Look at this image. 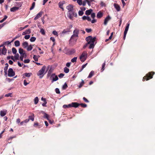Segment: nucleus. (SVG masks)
Segmentation results:
<instances>
[{
    "instance_id": "nucleus-15",
    "label": "nucleus",
    "mask_w": 155,
    "mask_h": 155,
    "mask_svg": "<svg viewBox=\"0 0 155 155\" xmlns=\"http://www.w3.org/2000/svg\"><path fill=\"white\" fill-rule=\"evenodd\" d=\"M22 45L24 48H27L28 44V43L27 42L24 41L22 43Z\"/></svg>"
},
{
    "instance_id": "nucleus-21",
    "label": "nucleus",
    "mask_w": 155,
    "mask_h": 155,
    "mask_svg": "<svg viewBox=\"0 0 155 155\" xmlns=\"http://www.w3.org/2000/svg\"><path fill=\"white\" fill-rule=\"evenodd\" d=\"M103 16V14L101 12H99L97 15V17L98 18H101Z\"/></svg>"
},
{
    "instance_id": "nucleus-16",
    "label": "nucleus",
    "mask_w": 155,
    "mask_h": 155,
    "mask_svg": "<svg viewBox=\"0 0 155 155\" xmlns=\"http://www.w3.org/2000/svg\"><path fill=\"white\" fill-rule=\"evenodd\" d=\"M19 9V7H14L10 9V11L12 12H15Z\"/></svg>"
},
{
    "instance_id": "nucleus-36",
    "label": "nucleus",
    "mask_w": 155,
    "mask_h": 155,
    "mask_svg": "<svg viewBox=\"0 0 155 155\" xmlns=\"http://www.w3.org/2000/svg\"><path fill=\"white\" fill-rule=\"evenodd\" d=\"M69 70L68 68L66 67H65L64 68V71L66 73H67L69 72Z\"/></svg>"
},
{
    "instance_id": "nucleus-33",
    "label": "nucleus",
    "mask_w": 155,
    "mask_h": 155,
    "mask_svg": "<svg viewBox=\"0 0 155 155\" xmlns=\"http://www.w3.org/2000/svg\"><path fill=\"white\" fill-rule=\"evenodd\" d=\"M39 56H36L35 55H34L33 56V58L35 61H38V58H39Z\"/></svg>"
},
{
    "instance_id": "nucleus-30",
    "label": "nucleus",
    "mask_w": 155,
    "mask_h": 155,
    "mask_svg": "<svg viewBox=\"0 0 155 155\" xmlns=\"http://www.w3.org/2000/svg\"><path fill=\"white\" fill-rule=\"evenodd\" d=\"M24 74L25 77H29L32 74L31 73H25Z\"/></svg>"
},
{
    "instance_id": "nucleus-47",
    "label": "nucleus",
    "mask_w": 155,
    "mask_h": 155,
    "mask_svg": "<svg viewBox=\"0 0 155 155\" xmlns=\"http://www.w3.org/2000/svg\"><path fill=\"white\" fill-rule=\"evenodd\" d=\"M12 93H9L8 94H6L5 95V97H12Z\"/></svg>"
},
{
    "instance_id": "nucleus-58",
    "label": "nucleus",
    "mask_w": 155,
    "mask_h": 155,
    "mask_svg": "<svg viewBox=\"0 0 155 155\" xmlns=\"http://www.w3.org/2000/svg\"><path fill=\"white\" fill-rule=\"evenodd\" d=\"M100 5L101 6H105V3L102 1L101 2Z\"/></svg>"
},
{
    "instance_id": "nucleus-18",
    "label": "nucleus",
    "mask_w": 155,
    "mask_h": 155,
    "mask_svg": "<svg viewBox=\"0 0 155 155\" xmlns=\"http://www.w3.org/2000/svg\"><path fill=\"white\" fill-rule=\"evenodd\" d=\"M64 3V2H60L58 3L59 7L62 9L63 10H64V8H63V5Z\"/></svg>"
},
{
    "instance_id": "nucleus-9",
    "label": "nucleus",
    "mask_w": 155,
    "mask_h": 155,
    "mask_svg": "<svg viewBox=\"0 0 155 155\" xmlns=\"http://www.w3.org/2000/svg\"><path fill=\"white\" fill-rule=\"evenodd\" d=\"M66 8L68 11V12L73 11V6L72 5H70L66 7Z\"/></svg>"
},
{
    "instance_id": "nucleus-35",
    "label": "nucleus",
    "mask_w": 155,
    "mask_h": 155,
    "mask_svg": "<svg viewBox=\"0 0 155 155\" xmlns=\"http://www.w3.org/2000/svg\"><path fill=\"white\" fill-rule=\"evenodd\" d=\"M68 87V85L66 83H65L64 85L63 86L62 89L63 90H64L66 89Z\"/></svg>"
},
{
    "instance_id": "nucleus-38",
    "label": "nucleus",
    "mask_w": 155,
    "mask_h": 155,
    "mask_svg": "<svg viewBox=\"0 0 155 155\" xmlns=\"http://www.w3.org/2000/svg\"><path fill=\"white\" fill-rule=\"evenodd\" d=\"M77 57H75L74 58H73L71 59V62L73 63L76 62L77 61Z\"/></svg>"
},
{
    "instance_id": "nucleus-28",
    "label": "nucleus",
    "mask_w": 155,
    "mask_h": 155,
    "mask_svg": "<svg viewBox=\"0 0 155 155\" xmlns=\"http://www.w3.org/2000/svg\"><path fill=\"white\" fill-rule=\"evenodd\" d=\"M19 53L20 54H23L24 53H25V51L21 48H20L19 49Z\"/></svg>"
},
{
    "instance_id": "nucleus-5",
    "label": "nucleus",
    "mask_w": 155,
    "mask_h": 155,
    "mask_svg": "<svg viewBox=\"0 0 155 155\" xmlns=\"http://www.w3.org/2000/svg\"><path fill=\"white\" fill-rule=\"evenodd\" d=\"M8 76L10 77H12L15 75V72L13 71V70L12 68L9 69L8 71Z\"/></svg>"
},
{
    "instance_id": "nucleus-39",
    "label": "nucleus",
    "mask_w": 155,
    "mask_h": 155,
    "mask_svg": "<svg viewBox=\"0 0 155 155\" xmlns=\"http://www.w3.org/2000/svg\"><path fill=\"white\" fill-rule=\"evenodd\" d=\"M87 1V3L89 6L91 5V3L94 1V0H86Z\"/></svg>"
},
{
    "instance_id": "nucleus-4",
    "label": "nucleus",
    "mask_w": 155,
    "mask_h": 155,
    "mask_svg": "<svg viewBox=\"0 0 155 155\" xmlns=\"http://www.w3.org/2000/svg\"><path fill=\"white\" fill-rule=\"evenodd\" d=\"M78 37L72 35L69 40V43L72 45L75 44L76 42Z\"/></svg>"
},
{
    "instance_id": "nucleus-19",
    "label": "nucleus",
    "mask_w": 155,
    "mask_h": 155,
    "mask_svg": "<svg viewBox=\"0 0 155 155\" xmlns=\"http://www.w3.org/2000/svg\"><path fill=\"white\" fill-rule=\"evenodd\" d=\"M20 58L21 61H23L24 57L25 58L26 57V53H24L22 54H21Z\"/></svg>"
},
{
    "instance_id": "nucleus-64",
    "label": "nucleus",
    "mask_w": 155,
    "mask_h": 155,
    "mask_svg": "<svg viewBox=\"0 0 155 155\" xmlns=\"http://www.w3.org/2000/svg\"><path fill=\"white\" fill-rule=\"evenodd\" d=\"M86 31L87 32L89 33V32H91V29L87 28L86 29Z\"/></svg>"
},
{
    "instance_id": "nucleus-10",
    "label": "nucleus",
    "mask_w": 155,
    "mask_h": 155,
    "mask_svg": "<svg viewBox=\"0 0 155 155\" xmlns=\"http://www.w3.org/2000/svg\"><path fill=\"white\" fill-rule=\"evenodd\" d=\"M7 110H3L0 111V115L1 117H4L6 114L7 113Z\"/></svg>"
},
{
    "instance_id": "nucleus-3",
    "label": "nucleus",
    "mask_w": 155,
    "mask_h": 155,
    "mask_svg": "<svg viewBox=\"0 0 155 155\" xmlns=\"http://www.w3.org/2000/svg\"><path fill=\"white\" fill-rule=\"evenodd\" d=\"M87 55V52L85 51H84L80 57L81 61L82 62H84L86 60Z\"/></svg>"
},
{
    "instance_id": "nucleus-29",
    "label": "nucleus",
    "mask_w": 155,
    "mask_h": 155,
    "mask_svg": "<svg viewBox=\"0 0 155 155\" xmlns=\"http://www.w3.org/2000/svg\"><path fill=\"white\" fill-rule=\"evenodd\" d=\"M94 72L93 71H91L88 77V78H91L94 74Z\"/></svg>"
},
{
    "instance_id": "nucleus-34",
    "label": "nucleus",
    "mask_w": 155,
    "mask_h": 155,
    "mask_svg": "<svg viewBox=\"0 0 155 155\" xmlns=\"http://www.w3.org/2000/svg\"><path fill=\"white\" fill-rule=\"evenodd\" d=\"M29 118L28 119H29V120H31L32 121H33L34 119V115H33L31 116H29L28 117Z\"/></svg>"
},
{
    "instance_id": "nucleus-40",
    "label": "nucleus",
    "mask_w": 155,
    "mask_h": 155,
    "mask_svg": "<svg viewBox=\"0 0 155 155\" xmlns=\"http://www.w3.org/2000/svg\"><path fill=\"white\" fill-rule=\"evenodd\" d=\"M36 39V38L35 37H32L30 39V41L31 42H34L35 40Z\"/></svg>"
},
{
    "instance_id": "nucleus-7",
    "label": "nucleus",
    "mask_w": 155,
    "mask_h": 155,
    "mask_svg": "<svg viewBox=\"0 0 155 155\" xmlns=\"http://www.w3.org/2000/svg\"><path fill=\"white\" fill-rule=\"evenodd\" d=\"M50 78L52 79V81L51 82L53 83V82L56 81L58 79V78L57 76L55 74H52L50 77Z\"/></svg>"
},
{
    "instance_id": "nucleus-31",
    "label": "nucleus",
    "mask_w": 155,
    "mask_h": 155,
    "mask_svg": "<svg viewBox=\"0 0 155 155\" xmlns=\"http://www.w3.org/2000/svg\"><path fill=\"white\" fill-rule=\"evenodd\" d=\"M22 5V3L21 2H16V5L17 6V7H19V8L20 7H21Z\"/></svg>"
},
{
    "instance_id": "nucleus-43",
    "label": "nucleus",
    "mask_w": 155,
    "mask_h": 155,
    "mask_svg": "<svg viewBox=\"0 0 155 155\" xmlns=\"http://www.w3.org/2000/svg\"><path fill=\"white\" fill-rule=\"evenodd\" d=\"M77 2L79 5H81L82 4V0H77Z\"/></svg>"
},
{
    "instance_id": "nucleus-20",
    "label": "nucleus",
    "mask_w": 155,
    "mask_h": 155,
    "mask_svg": "<svg viewBox=\"0 0 155 155\" xmlns=\"http://www.w3.org/2000/svg\"><path fill=\"white\" fill-rule=\"evenodd\" d=\"M129 25H130V24L128 23H127V26L125 27V29L124 32V33L127 34V31H128V29H129Z\"/></svg>"
},
{
    "instance_id": "nucleus-25",
    "label": "nucleus",
    "mask_w": 155,
    "mask_h": 155,
    "mask_svg": "<svg viewBox=\"0 0 155 155\" xmlns=\"http://www.w3.org/2000/svg\"><path fill=\"white\" fill-rule=\"evenodd\" d=\"M5 66L4 68V70L6 74L7 73V71L8 69V64L7 63L5 64Z\"/></svg>"
},
{
    "instance_id": "nucleus-56",
    "label": "nucleus",
    "mask_w": 155,
    "mask_h": 155,
    "mask_svg": "<svg viewBox=\"0 0 155 155\" xmlns=\"http://www.w3.org/2000/svg\"><path fill=\"white\" fill-rule=\"evenodd\" d=\"M55 91L56 93L57 94H60V91L59 89L58 88H56L55 89Z\"/></svg>"
},
{
    "instance_id": "nucleus-49",
    "label": "nucleus",
    "mask_w": 155,
    "mask_h": 155,
    "mask_svg": "<svg viewBox=\"0 0 155 155\" xmlns=\"http://www.w3.org/2000/svg\"><path fill=\"white\" fill-rule=\"evenodd\" d=\"M44 117L47 118L48 120H49V117L48 115L46 113H45L44 115Z\"/></svg>"
},
{
    "instance_id": "nucleus-62",
    "label": "nucleus",
    "mask_w": 155,
    "mask_h": 155,
    "mask_svg": "<svg viewBox=\"0 0 155 155\" xmlns=\"http://www.w3.org/2000/svg\"><path fill=\"white\" fill-rule=\"evenodd\" d=\"M27 34H29L31 32V30L30 29H28L27 30H26V31H25Z\"/></svg>"
},
{
    "instance_id": "nucleus-37",
    "label": "nucleus",
    "mask_w": 155,
    "mask_h": 155,
    "mask_svg": "<svg viewBox=\"0 0 155 155\" xmlns=\"http://www.w3.org/2000/svg\"><path fill=\"white\" fill-rule=\"evenodd\" d=\"M63 107L64 108H68L71 107V104H69L68 105H64L63 106Z\"/></svg>"
},
{
    "instance_id": "nucleus-50",
    "label": "nucleus",
    "mask_w": 155,
    "mask_h": 155,
    "mask_svg": "<svg viewBox=\"0 0 155 155\" xmlns=\"http://www.w3.org/2000/svg\"><path fill=\"white\" fill-rule=\"evenodd\" d=\"M52 33L55 35L58 36V33L57 31H53L52 32Z\"/></svg>"
},
{
    "instance_id": "nucleus-22",
    "label": "nucleus",
    "mask_w": 155,
    "mask_h": 155,
    "mask_svg": "<svg viewBox=\"0 0 155 155\" xmlns=\"http://www.w3.org/2000/svg\"><path fill=\"white\" fill-rule=\"evenodd\" d=\"M33 45H28V46L26 48L27 50L28 51L31 50L32 49L33 46Z\"/></svg>"
},
{
    "instance_id": "nucleus-2",
    "label": "nucleus",
    "mask_w": 155,
    "mask_h": 155,
    "mask_svg": "<svg viewBox=\"0 0 155 155\" xmlns=\"http://www.w3.org/2000/svg\"><path fill=\"white\" fill-rule=\"evenodd\" d=\"M46 66L45 65L43 66L42 68L38 71L37 74V75L39 76L40 78H41L44 76L45 73H44L45 72Z\"/></svg>"
},
{
    "instance_id": "nucleus-54",
    "label": "nucleus",
    "mask_w": 155,
    "mask_h": 155,
    "mask_svg": "<svg viewBox=\"0 0 155 155\" xmlns=\"http://www.w3.org/2000/svg\"><path fill=\"white\" fill-rule=\"evenodd\" d=\"M87 3V1L86 0H85L82 2V5L83 6H85L86 5V3Z\"/></svg>"
},
{
    "instance_id": "nucleus-48",
    "label": "nucleus",
    "mask_w": 155,
    "mask_h": 155,
    "mask_svg": "<svg viewBox=\"0 0 155 155\" xmlns=\"http://www.w3.org/2000/svg\"><path fill=\"white\" fill-rule=\"evenodd\" d=\"M30 60L29 59H26L24 61V62L25 63H28L30 62Z\"/></svg>"
},
{
    "instance_id": "nucleus-27",
    "label": "nucleus",
    "mask_w": 155,
    "mask_h": 155,
    "mask_svg": "<svg viewBox=\"0 0 155 155\" xmlns=\"http://www.w3.org/2000/svg\"><path fill=\"white\" fill-rule=\"evenodd\" d=\"M34 104H36L38 103L39 101V99L38 97H36L34 99Z\"/></svg>"
},
{
    "instance_id": "nucleus-63",
    "label": "nucleus",
    "mask_w": 155,
    "mask_h": 155,
    "mask_svg": "<svg viewBox=\"0 0 155 155\" xmlns=\"http://www.w3.org/2000/svg\"><path fill=\"white\" fill-rule=\"evenodd\" d=\"M24 123H27L29 121V119H27L25 120H23Z\"/></svg>"
},
{
    "instance_id": "nucleus-17",
    "label": "nucleus",
    "mask_w": 155,
    "mask_h": 155,
    "mask_svg": "<svg viewBox=\"0 0 155 155\" xmlns=\"http://www.w3.org/2000/svg\"><path fill=\"white\" fill-rule=\"evenodd\" d=\"M2 54L5 55L7 52V49L5 46L3 47L2 49Z\"/></svg>"
},
{
    "instance_id": "nucleus-57",
    "label": "nucleus",
    "mask_w": 155,
    "mask_h": 155,
    "mask_svg": "<svg viewBox=\"0 0 155 155\" xmlns=\"http://www.w3.org/2000/svg\"><path fill=\"white\" fill-rule=\"evenodd\" d=\"M91 17L93 18L94 19L95 17V14L94 13H93L91 14Z\"/></svg>"
},
{
    "instance_id": "nucleus-32",
    "label": "nucleus",
    "mask_w": 155,
    "mask_h": 155,
    "mask_svg": "<svg viewBox=\"0 0 155 155\" xmlns=\"http://www.w3.org/2000/svg\"><path fill=\"white\" fill-rule=\"evenodd\" d=\"M84 81L83 80H81V82L80 83V84L78 86V87L79 88H81L84 84Z\"/></svg>"
},
{
    "instance_id": "nucleus-14",
    "label": "nucleus",
    "mask_w": 155,
    "mask_h": 155,
    "mask_svg": "<svg viewBox=\"0 0 155 155\" xmlns=\"http://www.w3.org/2000/svg\"><path fill=\"white\" fill-rule=\"evenodd\" d=\"M71 107H74L75 108L78 107L79 105V104L76 102H72L71 104Z\"/></svg>"
},
{
    "instance_id": "nucleus-12",
    "label": "nucleus",
    "mask_w": 155,
    "mask_h": 155,
    "mask_svg": "<svg viewBox=\"0 0 155 155\" xmlns=\"http://www.w3.org/2000/svg\"><path fill=\"white\" fill-rule=\"evenodd\" d=\"M43 12H40L38 13L37 15L34 18L35 20H36L39 18H40L42 15Z\"/></svg>"
},
{
    "instance_id": "nucleus-59",
    "label": "nucleus",
    "mask_w": 155,
    "mask_h": 155,
    "mask_svg": "<svg viewBox=\"0 0 155 155\" xmlns=\"http://www.w3.org/2000/svg\"><path fill=\"white\" fill-rule=\"evenodd\" d=\"M64 74H63L62 73H61L59 75L58 77L60 78H62L64 76Z\"/></svg>"
},
{
    "instance_id": "nucleus-8",
    "label": "nucleus",
    "mask_w": 155,
    "mask_h": 155,
    "mask_svg": "<svg viewBox=\"0 0 155 155\" xmlns=\"http://www.w3.org/2000/svg\"><path fill=\"white\" fill-rule=\"evenodd\" d=\"M79 30L77 29L76 28L73 31V35L72 36L78 37V34L79 33Z\"/></svg>"
},
{
    "instance_id": "nucleus-24",
    "label": "nucleus",
    "mask_w": 155,
    "mask_h": 155,
    "mask_svg": "<svg viewBox=\"0 0 155 155\" xmlns=\"http://www.w3.org/2000/svg\"><path fill=\"white\" fill-rule=\"evenodd\" d=\"M114 6L115 8L116 9V10L118 11H120V7L119 5H118L117 4H114Z\"/></svg>"
},
{
    "instance_id": "nucleus-42",
    "label": "nucleus",
    "mask_w": 155,
    "mask_h": 155,
    "mask_svg": "<svg viewBox=\"0 0 155 155\" xmlns=\"http://www.w3.org/2000/svg\"><path fill=\"white\" fill-rule=\"evenodd\" d=\"M19 54H16L14 58L16 60H18L19 59Z\"/></svg>"
},
{
    "instance_id": "nucleus-55",
    "label": "nucleus",
    "mask_w": 155,
    "mask_h": 155,
    "mask_svg": "<svg viewBox=\"0 0 155 155\" xmlns=\"http://www.w3.org/2000/svg\"><path fill=\"white\" fill-rule=\"evenodd\" d=\"M30 37V35H25V36L24 38L26 39H28Z\"/></svg>"
},
{
    "instance_id": "nucleus-53",
    "label": "nucleus",
    "mask_w": 155,
    "mask_h": 155,
    "mask_svg": "<svg viewBox=\"0 0 155 155\" xmlns=\"http://www.w3.org/2000/svg\"><path fill=\"white\" fill-rule=\"evenodd\" d=\"M20 120H21L20 118H18L16 119V123L18 124V125L19 124H20Z\"/></svg>"
},
{
    "instance_id": "nucleus-1",
    "label": "nucleus",
    "mask_w": 155,
    "mask_h": 155,
    "mask_svg": "<svg viewBox=\"0 0 155 155\" xmlns=\"http://www.w3.org/2000/svg\"><path fill=\"white\" fill-rule=\"evenodd\" d=\"M95 39V37L93 38L91 36L87 37L86 38V40L87 42V43L84 46V48H85L88 45L90 44L89 48L90 49L93 48L94 46V43Z\"/></svg>"
},
{
    "instance_id": "nucleus-46",
    "label": "nucleus",
    "mask_w": 155,
    "mask_h": 155,
    "mask_svg": "<svg viewBox=\"0 0 155 155\" xmlns=\"http://www.w3.org/2000/svg\"><path fill=\"white\" fill-rule=\"evenodd\" d=\"M40 32L43 35H44L45 34V31L43 28L41 29Z\"/></svg>"
},
{
    "instance_id": "nucleus-23",
    "label": "nucleus",
    "mask_w": 155,
    "mask_h": 155,
    "mask_svg": "<svg viewBox=\"0 0 155 155\" xmlns=\"http://www.w3.org/2000/svg\"><path fill=\"white\" fill-rule=\"evenodd\" d=\"M92 11V10L91 9H90L88 10H87L85 12V14L87 15H89L91 14Z\"/></svg>"
},
{
    "instance_id": "nucleus-6",
    "label": "nucleus",
    "mask_w": 155,
    "mask_h": 155,
    "mask_svg": "<svg viewBox=\"0 0 155 155\" xmlns=\"http://www.w3.org/2000/svg\"><path fill=\"white\" fill-rule=\"evenodd\" d=\"M152 73H153V74H154V72H151L150 73H149L147 74L146 77L145 76L143 78V81H144V79H146V78L147 80H149L150 79L152 78H153V76L151 74Z\"/></svg>"
},
{
    "instance_id": "nucleus-11",
    "label": "nucleus",
    "mask_w": 155,
    "mask_h": 155,
    "mask_svg": "<svg viewBox=\"0 0 155 155\" xmlns=\"http://www.w3.org/2000/svg\"><path fill=\"white\" fill-rule=\"evenodd\" d=\"M68 16L70 19L71 20H73V11L68 12Z\"/></svg>"
},
{
    "instance_id": "nucleus-61",
    "label": "nucleus",
    "mask_w": 155,
    "mask_h": 155,
    "mask_svg": "<svg viewBox=\"0 0 155 155\" xmlns=\"http://www.w3.org/2000/svg\"><path fill=\"white\" fill-rule=\"evenodd\" d=\"M11 44V42H9V41H7L5 42L4 43V45H10Z\"/></svg>"
},
{
    "instance_id": "nucleus-44",
    "label": "nucleus",
    "mask_w": 155,
    "mask_h": 155,
    "mask_svg": "<svg viewBox=\"0 0 155 155\" xmlns=\"http://www.w3.org/2000/svg\"><path fill=\"white\" fill-rule=\"evenodd\" d=\"M35 2H33L30 8V10H32L34 8L35 6Z\"/></svg>"
},
{
    "instance_id": "nucleus-52",
    "label": "nucleus",
    "mask_w": 155,
    "mask_h": 155,
    "mask_svg": "<svg viewBox=\"0 0 155 155\" xmlns=\"http://www.w3.org/2000/svg\"><path fill=\"white\" fill-rule=\"evenodd\" d=\"M80 105H81L82 107H87V105L85 104H83L81 103V104H79Z\"/></svg>"
},
{
    "instance_id": "nucleus-45",
    "label": "nucleus",
    "mask_w": 155,
    "mask_h": 155,
    "mask_svg": "<svg viewBox=\"0 0 155 155\" xmlns=\"http://www.w3.org/2000/svg\"><path fill=\"white\" fill-rule=\"evenodd\" d=\"M105 65V61L104 63H103L102 65V68L101 70H102V71H103L104 69V67Z\"/></svg>"
},
{
    "instance_id": "nucleus-13",
    "label": "nucleus",
    "mask_w": 155,
    "mask_h": 155,
    "mask_svg": "<svg viewBox=\"0 0 155 155\" xmlns=\"http://www.w3.org/2000/svg\"><path fill=\"white\" fill-rule=\"evenodd\" d=\"M111 19L110 17L109 16H107L105 19L104 22V24L106 25L108 21H109Z\"/></svg>"
},
{
    "instance_id": "nucleus-26",
    "label": "nucleus",
    "mask_w": 155,
    "mask_h": 155,
    "mask_svg": "<svg viewBox=\"0 0 155 155\" xmlns=\"http://www.w3.org/2000/svg\"><path fill=\"white\" fill-rule=\"evenodd\" d=\"M15 45L16 47H18L20 46V43L19 41L17 40L15 41Z\"/></svg>"
},
{
    "instance_id": "nucleus-41",
    "label": "nucleus",
    "mask_w": 155,
    "mask_h": 155,
    "mask_svg": "<svg viewBox=\"0 0 155 155\" xmlns=\"http://www.w3.org/2000/svg\"><path fill=\"white\" fill-rule=\"evenodd\" d=\"M12 53L14 54H16L17 52V50L15 48H13L12 49Z\"/></svg>"
},
{
    "instance_id": "nucleus-51",
    "label": "nucleus",
    "mask_w": 155,
    "mask_h": 155,
    "mask_svg": "<svg viewBox=\"0 0 155 155\" xmlns=\"http://www.w3.org/2000/svg\"><path fill=\"white\" fill-rule=\"evenodd\" d=\"M83 14V12L81 10L79 11L78 12V14L80 16L82 15Z\"/></svg>"
},
{
    "instance_id": "nucleus-60",
    "label": "nucleus",
    "mask_w": 155,
    "mask_h": 155,
    "mask_svg": "<svg viewBox=\"0 0 155 155\" xmlns=\"http://www.w3.org/2000/svg\"><path fill=\"white\" fill-rule=\"evenodd\" d=\"M29 83H27L26 80H24V84L25 86H26L27 84H29Z\"/></svg>"
}]
</instances>
